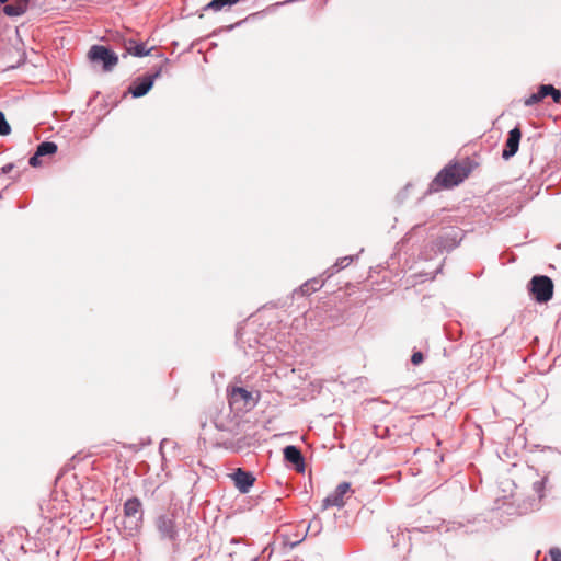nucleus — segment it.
<instances>
[{
    "instance_id": "f257e3e1",
    "label": "nucleus",
    "mask_w": 561,
    "mask_h": 561,
    "mask_svg": "<svg viewBox=\"0 0 561 561\" xmlns=\"http://www.w3.org/2000/svg\"><path fill=\"white\" fill-rule=\"evenodd\" d=\"M144 522V510L141 501L134 496L124 503V529L128 536L136 535Z\"/></svg>"
},
{
    "instance_id": "f03ea898",
    "label": "nucleus",
    "mask_w": 561,
    "mask_h": 561,
    "mask_svg": "<svg viewBox=\"0 0 561 561\" xmlns=\"http://www.w3.org/2000/svg\"><path fill=\"white\" fill-rule=\"evenodd\" d=\"M178 515L174 511H170L157 516L154 520L156 529L161 540L174 543L179 538Z\"/></svg>"
},
{
    "instance_id": "7ed1b4c3",
    "label": "nucleus",
    "mask_w": 561,
    "mask_h": 561,
    "mask_svg": "<svg viewBox=\"0 0 561 561\" xmlns=\"http://www.w3.org/2000/svg\"><path fill=\"white\" fill-rule=\"evenodd\" d=\"M468 169L462 164H451L444 168L435 178L432 186L453 187L461 183L468 176Z\"/></svg>"
},
{
    "instance_id": "20e7f679",
    "label": "nucleus",
    "mask_w": 561,
    "mask_h": 561,
    "mask_svg": "<svg viewBox=\"0 0 561 561\" xmlns=\"http://www.w3.org/2000/svg\"><path fill=\"white\" fill-rule=\"evenodd\" d=\"M528 290L537 302L543 304L553 296V283L548 276L537 275L530 279Z\"/></svg>"
},
{
    "instance_id": "39448f33",
    "label": "nucleus",
    "mask_w": 561,
    "mask_h": 561,
    "mask_svg": "<svg viewBox=\"0 0 561 561\" xmlns=\"http://www.w3.org/2000/svg\"><path fill=\"white\" fill-rule=\"evenodd\" d=\"M88 57L93 64H101L105 72H110L118 64V56L111 49L102 45H93Z\"/></svg>"
},
{
    "instance_id": "423d86ee",
    "label": "nucleus",
    "mask_w": 561,
    "mask_h": 561,
    "mask_svg": "<svg viewBox=\"0 0 561 561\" xmlns=\"http://www.w3.org/2000/svg\"><path fill=\"white\" fill-rule=\"evenodd\" d=\"M228 400L230 407L237 410L251 409L256 404L252 393L242 387L228 389Z\"/></svg>"
},
{
    "instance_id": "0eeeda50",
    "label": "nucleus",
    "mask_w": 561,
    "mask_h": 561,
    "mask_svg": "<svg viewBox=\"0 0 561 561\" xmlns=\"http://www.w3.org/2000/svg\"><path fill=\"white\" fill-rule=\"evenodd\" d=\"M161 75V68L151 75L137 78L129 87L128 91L134 98H141L147 94L153 85V82Z\"/></svg>"
},
{
    "instance_id": "6e6552de",
    "label": "nucleus",
    "mask_w": 561,
    "mask_h": 561,
    "mask_svg": "<svg viewBox=\"0 0 561 561\" xmlns=\"http://www.w3.org/2000/svg\"><path fill=\"white\" fill-rule=\"evenodd\" d=\"M351 484L348 482L340 483L335 490L329 494L322 501V510H327L329 507H342L345 504L344 496L350 491Z\"/></svg>"
},
{
    "instance_id": "1a4fd4ad",
    "label": "nucleus",
    "mask_w": 561,
    "mask_h": 561,
    "mask_svg": "<svg viewBox=\"0 0 561 561\" xmlns=\"http://www.w3.org/2000/svg\"><path fill=\"white\" fill-rule=\"evenodd\" d=\"M551 95L553 101L558 103L561 99V92L557 90L553 85L542 84L540 85L537 93L530 94L525 99L524 104L526 106H533L543 100L546 96Z\"/></svg>"
},
{
    "instance_id": "9d476101",
    "label": "nucleus",
    "mask_w": 561,
    "mask_h": 561,
    "mask_svg": "<svg viewBox=\"0 0 561 561\" xmlns=\"http://www.w3.org/2000/svg\"><path fill=\"white\" fill-rule=\"evenodd\" d=\"M232 480L234 481V485L236 488L241 492V493H248L251 489V486L254 484L255 482V478L254 476L249 472V471H245L241 468H238L232 474Z\"/></svg>"
},
{
    "instance_id": "9b49d317",
    "label": "nucleus",
    "mask_w": 561,
    "mask_h": 561,
    "mask_svg": "<svg viewBox=\"0 0 561 561\" xmlns=\"http://www.w3.org/2000/svg\"><path fill=\"white\" fill-rule=\"evenodd\" d=\"M520 138L522 131L518 127H515L512 130H510L508 137L505 142V147L502 152V157L505 160H508L518 151Z\"/></svg>"
},
{
    "instance_id": "f8f14e48",
    "label": "nucleus",
    "mask_w": 561,
    "mask_h": 561,
    "mask_svg": "<svg viewBox=\"0 0 561 561\" xmlns=\"http://www.w3.org/2000/svg\"><path fill=\"white\" fill-rule=\"evenodd\" d=\"M126 54L135 57H144L150 54L151 48H147L144 43H138L133 38L124 39L123 42Z\"/></svg>"
},
{
    "instance_id": "ddd939ff",
    "label": "nucleus",
    "mask_w": 561,
    "mask_h": 561,
    "mask_svg": "<svg viewBox=\"0 0 561 561\" xmlns=\"http://www.w3.org/2000/svg\"><path fill=\"white\" fill-rule=\"evenodd\" d=\"M284 458L286 461L293 463L297 470H304V457L296 446H286L284 448Z\"/></svg>"
},
{
    "instance_id": "4468645a",
    "label": "nucleus",
    "mask_w": 561,
    "mask_h": 561,
    "mask_svg": "<svg viewBox=\"0 0 561 561\" xmlns=\"http://www.w3.org/2000/svg\"><path fill=\"white\" fill-rule=\"evenodd\" d=\"M322 285L323 283L321 280L313 278L304 283L300 286L299 290L301 291L302 295H310L311 293L319 290L322 287Z\"/></svg>"
},
{
    "instance_id": "2eb2a0df",
    "label": "nucleus",
    "mask_w": 561,
    "mask_h": 561,
    "mask_svg": "<svg viewBox=\"0 0 561 561\" xmlns=\"http://www.w3.org/2000/svg\"><path fill=\"white\" fill-rule=\"evenodd\" d=\"M57 151V145L53 141H43L38 145L36 152L37 156H51Z\"/></svg>"
},
{
    "instance_id": "dca6fc26",
    "label": "nucleus",
    "mask_w": 561,
    "mask_h": 561,
    "mask_svg": "<svg viewBox=\"0 0 561 561\" xmlns=\"http://www.w3.org/2000/svg\"><path fill=\"white\" fill-rule=\"evenodd\" d=\"M239 0H211L207 5L206 9H211L214 11H219L226 5H232L237 3Z\"/></svg>"
},
{
    "instance_id": "f3484780",
    "label": "nucleus",
    "mask_w": 561,
    "mask_h": 561,
    "mask_svg": "<svg viewBox=\"0 0 561 561\" xmlns=\"http://www.w3.org/2000/svg\"><path fill=\"white\" fill-rule=\"evenodd\" d=\"M3 12L9 16H18L24 12L23 4H7L3 8Z\"/></svg>"
},
{
    "instance_id": "a211bd4d",
    "label": "nucleus",
    "mask_w": 561,
    "mask_h": 561,
    "mask_svg": "<svg viewBox=\"0 0 561 561\" xmlns=\"http://www.w3.org/2000/svg\"><path fill=\"white\" fill-rule=\"evenodd\" d=\"M10 130V125L7 122L4 114L0 112V135L5 136Z\"/></svg>"
},
{
    "instance_id": "6ab92c4d",
    "label": "nucleus",
    "mask_w": 561,
    "mask_h": 561,
    "mask_svg": "<svg viewBox=\"0 0 561 561\" xmlns=\"http://www.w3.org/2000/svg\"><path fill=\"white\" fill-rule=\"evenodd\" d=\"M353 261V256L348 255V256H344V257H341L340 260H337V262L335 263V267L337 270H343L345 268L346 266H348L351 264V262Z\"/></svg>"
},
{
    "instance_id": "aec40b11",
    "label": "nucleus",
    "mask_w": 561,
    "mask_h": 561,
    "mask_svg": "<svg viewBox=\"0 0 561 561\" xmlns=\"http://www.w3.org/2000/svg\"><path fill=\"white\" fill-rule=\"evenodd\" d=\"M424 356L421 352H414L411 356V362L413 365L417 366L423 363Z\"/></svg>"
},
{
    "instance_id": "412c9836",
    "label": "nucleus",
    "mask_w": 561,
    "mask_h": 561,
    "mask_svg": "<svg viewBox=\"0 0 561 561\" xmlns=\"http://www.w3.org/2000/svg\"><path fill=\"white\" fill-rule=\"evenodd\" d=\"M549 556L552 561H561V550L559 548H551Z\"/></svg>"
},
{
    "instance_id": "4be33fe9",
    "label": "nucleus",
    "mask_w": 561,
    "mask_h": 561,
    "mask_svg": "<svg viewBox=\"0 0 561 561\" xmlns=\"http://www.w3.org/2000/svg\"><path fill=\"white\" fill-rule=\"evenodd\" d=\"M39 156H37V152L34 153L28 160L30 165L32 167H38L41 164Z\"/></svg>"
},
{
    "instance_id": "5701e85b",
    "label": "nucleus",
    "mask_w": 561,
    "mask_h": 561,
    "mask_svg": "<svg viewBox=\"0 0 561 561\" xmlns=\"http://www.w3.org/2000/svg\"><path fill=\"white\" fill-rule=\"evenodd\" d=\"M11 169H12V164H8V165H4L2 170H3V172H4V173H7V172H9Z\"/></svg>"
},
{
    "instance_id": "b1692460",
    "label": "nucleus",
    "mask_w": 561,
    "mask_h": 561,
    "mask_svg": "<svg viewBox=\"0 0 561 561\" xmlns=\"http://www.w3.org/2000/svg\"><path fill=\"white\" fill-rule=\"evenodd\" d=\"M9 0H0L1 3H5L8 2Z\"/></svg>"
}]
</instances>
